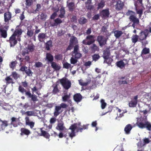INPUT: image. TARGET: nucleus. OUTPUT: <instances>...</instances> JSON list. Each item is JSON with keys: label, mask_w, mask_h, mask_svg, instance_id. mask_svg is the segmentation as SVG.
I'll use <instances>...</instances> for the list:
<instances>
[{"label": "nucleus", "mask_w": 151, "mask_h": 151, "mask_svg": "<svg viewBox=\"0 0 151 151\" xmlns=\"http://www.w3.org/2000/svg\"><path fill=\"white\" fill-rule=\"evenodd\" d=\"M151 34V27L150 26L147 29L141 30L138 36L139 38V42H140L142 45L145 46L148 44V42L146 40L147 37Z\"/></svg>", "instance_id": "2"}, {"label": "nucleus", "mask_w": 151, "mask_h": 151, "mask_svg": "<svg viewBox=\"0 0 151 151\" xmlns=\"http://www.w3.org/2000/svg\"><path fill=\"white\" fill-rule=\"evenodd\" d=\"M116 64L117 67L121 69H122L125 66V64L122 60L117 62Z\"/></svg>", "instance_id": "32"}, {"label": "nucleus", "mask_w": 151, "mask_h": 151, "mask_svg": "<svg viewBox=\"0 0 151 151\" xmlns=\"http://www.w3.org/2000/svg\"><path fill=\"white\" fill-rule=\"evenodd\" d=\"M25 73L28 76H32L33 73L31 71L30 69H27Z\"/></svg>", "instance_id": "56"}, {"label": "nucleus", "mask_w": 151, "mask_h": 151, "mask_svg": "<svg viewBox=\"0 0 151 151\" xmlns=\"http://www.w3.org/2000/svg\"><path fill=\"white\" fill-rule=\"evenodd\" d=\"M32 3V0H26V4L27 6H29L31 5Z\"/></svg>", "instance_id": "62"}, {"label": "nucleus", "mask_w": 151, "mask_h": 151, "mask_svg": "<svg viewBox=\"0 0 151 151\" xmlns=\"http://www.w3.org/2000/svg\"><path fill=\"white\" fill-rule=\"evenodd\" d=\"M71 94L69 93V94H65L62 97L63 101L64 102L67 101L68 103H70L71 101L70 99Z\"/></svg>", "instance_id": "17"}, {"label": "nucleus", "mask_w": 151, "mask_h": 151, "mask_svg": "<svg viewBox=\"0 0 151 151\" xmlns=\"http://www.w3.org/2000/svg\"><path fill=\"white\" fill-rule=\"evenodd\" d=\"M62 22V21L60 19L57 18L54 20V22L51 23L50 26L52 27L57 26Z\"/></svg>", "instance_id": "23"}, {"label": "nucleus", "mask_w": 151, "mask_h": 151, "mask_svg": "<svg viewBox=\"0 0 151 151\" xmlns=\"http://www.w3.org/2000/svg\"><path fill=\"white\" fill-rule=\"evenodd\" d=\"M52 44V42L51 40L48 41L45 44L46 49L47 50H50V47L51 46Z\"/></svg>", "instance_id": "49"}, {"label": "nucleus", "mask_w": 151, "mask_h": 151, "mask_svg": "<svg viewBox=\"0 0 151 151\" xmlns=\"http://www.w3.org/2000/svg\"><path fill=\"white\" fill-rule=\"evenodd\" d=\"M59 81L65 89L68 90L70 87L71 86L70 82L65 77H63L62 79H59Z\"/></svg>", "instance_id": "5"}, {"label": "nucleus", "mask_w": 151, "mask_h": 151, "mask_svg": "<svg viewBox=\"0 0 151 151\" xmlns=\"http://www.w3.org/2000/svg\"><path fill=\"white\" fill-rule=\"evenodd\" d=\"M91 4V0H87V1L85 2L86 7L87 9L91 10L94 8V6L93 5H92Z\"/></svg>", "instance_id": "20"}, {"label": "nucleus", "mask_w": 151, "mask_h": 151, "mask_svg": "<svg viewBox=\"0 0 151 151\" xmlns=\"http://www.w3.org/2000/svg\"><path fill=\"white\" fill-rule=\"evenodd\" d=\"M32 26L31 25L28 26L27 27V35L28 37H32L35 34V32H34V29H32Z\"/></svg>", "instance_id": "12"}, {"label": "nucleus", "mask_w": 151, "mask_h": 151, "mask_svg": "<svg viewBox=\"0 0 151 151\" xmlns=\"http://www.w3.org/2000/svg\"><path fill=\"white\" fill-rule=\"evenodd\" d=\"M23 31L22 30L19 28V26H17L13 35L17 37V40L19 41L21 40V35H22Z\"/></svg>", "instance_id": "7"}, {"label": "nucleus", "mask_w": 151, "mask_h": 151, "mask_svg": "<svg viewBox=\"0 0 151 151\" xmlns=\"http://www.w3.org/2000/svg\"><path fill=\"white\" fill-rule=\"evenodd\" d=\"M95 36L93 35H88L86 37V39L88 40V41H92L93 42V43L95 42V40H94Z\"/></svg>", "instance_id": "48"}, {"label": "nucleus", "mask_w": 151, "mask_h": 151, "mask_svg": "<svg viewBox=\"0 0 151 151\" xmlns=\"http://www.w3.org/2000/svg\"><path fill=\"white\" fill-rule=\"evenodd\" d=\"M114 35L116 38L120 37L123 34V32L121 31L116 30L114 32Z\"/></svg>", "instance_id": "38"}, {"label": "nucleus", "mask_w": 151, "mask_h": 151, "mask_svg": "<svg viewBox=\"0 0 151 151\" xmlns=\"http://www.w3.org/2000/svg\"><path fill=\"white\" fill-rule=\"evenodd\" d=\"M16 36L13 34L10 37L9 40L8 41L10 43L11 47H14L17 43V38H16Z\"/></svg>", "instance_id": "9"}, {"label": "nucleus", "mask_w": 151, "mask_h": 151, "mask_svg": "<svg viewBox=\"0 0 151 151\" xmlns=\"http://www.w3.org/2000/svg\"><path fill=\"white\" fill-rule=\"evenodd\" d=\"M109 9H106L102 10L100 12V15L102 17H109Z\"/></svg>", "instance_id": "15"}, {"label": "nucleus", "mask_w": 151, "mask_h": 151, "mask_svg": "<svg viewBox=\"0 0 151 151\" xmlns=\"http://www.w3.org/2000/svg\"><path fill=\"white\" fill-rule=\"evenodd\" d=\"M88 124L83 125L81 126V123L80 122L78 123H75L72 124L70 127L69 129L71 130V133L69 134V136L71 138L76 136L75 131L76 129L77 132H82L83 130L87 129L88 128Z\"/></svg>", "instance_id": "1"}, {"label": "nucleus", "mask_w": 151, "mask_h": 151, "mask_svg": "<svg viewBox=\"0 0 151 151\" xmlns=\"http://www.w3.org/2000/svg\"><path fill=\"white\" fill-rule=\"evenodd\" d=\"M124 5V3L119 0L116 1V4L115 5V9L117 11H120L123 9Z\"/></svg>", "instance_id": "10"}, {"label": "nucleus", "mask_w": 151, "mask_h": 151, "mask_svg": "<svg viewBox=\"0 0 151 151\" xmlns=\"http://www.w3.org/2000/svg\"><path fill=\"white\" fill-rule=\"evenodd\" d=\"M79 46L78 45H75L74 47V50L73 51V53L78 52L79 50Z\"/></svg>", "instance_id": "64"}, {"label": "nucleus", "mask_w": 151, "mask_h": 151, "mask_svg": "<svg viewBox=\"0 0 151 151\" xmlns=\"http://www.w3.org/2000/svg\"><path fill=\"white\" fill-rule=\"evenodd\" d=\"M17 118L14 117H12L11 118V122L10 124L11 125H12L14 127H16L17 126V124L16 122Z\"/></svg>", "instance_id": "42"}, {"label": "nucleus", "mask_w": 151, "mask_h": 151, "mask_svg": "<svg viewBox=\"0 0 151 151\" xmlns=\"http://www.w3.org/2000/svg\"><path fill=\"white\" fill-rule=\"evenodd\" d=\"M18 89L19 91L22 93L23 94L25 93L26 95L29 98H31L32 94L29 91H27L26 90L21 86H19Z\"/></svg>", "instance_id": "11"}, {"label": "nucleus", "mask_w": 151, "mask_h": 151, "mask_svg": "<svg viewBox=\"0 0 151 151\" xmlns=\"http://www.w3.org/2000/svg\"><path fill=\"white\" fill-rule=\"evenodd\" d=\"M4 21L6 23L9 22L12 18V14L9 12H7L4 13Z\"/></svg>", "instance_id": "13"}, {"label": "nucleus", "mask_w": 151, "mask_h": 151, "mask_svg": "<svg viewBox=\"0 0 151 151\" xmlns=\"http://www.w3.org/2000/svg\"><path fill=\"white\" fill-rule=\"evenodd\" d=\"M70 43L73 44H76L78 42V41L76 37L74 36H72L70 38Z\"/></svg>", "instance_id": "43"}, {"label": "nucleus", "mask_w": 151, "mask_h": 151, "mask_svg": "<svg viewBox=\"0 0 151 151\" xmlns=\"http://www.w3.org/2000/svg\"><path fill=\"white\" fill-rule=\"evenodd\" d=\"M8 125V123L7 121L4 120L2 121L1 124H0V131L4 129Z\"/></svg>", "instance_id": "26"}, {"label": "nucleus", "mask_w": 151, "mask_h": 151, "mask_svg": "<svg viewBox=\"0 0 151 151\" xmlns=\"http://www.w3.org/2000/svg\"><path fill=\"white\" fill-rule=\"evenodd\" d=\"M82 99V96L80 93H76L73 96L74 101L77 102H80Z\"/></svg>", "instance_id": "27"}, {"label": "nucleus", "mask_w": 151, "mask_h": 151, "mask_svg": "<svg viewBox=\"0 0 151 151\" xmlns=\"http://www.w3.org/2000/svg\"><path fill=\"white\" fill-rule=\"evenodd\" d=\"M73 56L75 58L78 59L81 58L82 56V54L79 52H76L73 53Z\"/></svg>", "instance_id": "47"}, {"label": "nucleus", "mask_w": 151, "mask_h": 151, "mask_svg": "<svg viewBox=\"0 0 151 151\" xmlns=\"http://www.w3.org/2000/svg\"><path fill=\"white\" fill-rule=\"evenodd\" d=\"M32 100L33 102H35L38 100L37 96L35 94H32L31 97Z\"/></svg>", "instance_id": "59"}, {"label": "nucleus", "mask_w": 151, "mask_h": 151, "mask_svg": "<svg viewBox=\"0 0 151 151\" xmlns=\"http://www.w3.org/2000/svg\"><path fill=\"white\" fill-rule=\"evenodd\" d=\"M67 7L70 11L72 12L75 8L74 3L73 2L69 3L67 4Z\"/></svg>", "instance_id": "30"}, {"label": "nucleus", "mask_w": 151, "mask_h": 151, "mask_svg": "<svg viewBox=\"0 0 151 151\" xmlns=\"http://www.w3.org/2000/svg\"><path fill=\"white\" fill-rule=\"evenodd\" d=\"M90 48L91 51L93 52L98 51L99 50L98 47L95 44H93L90 47Z\"/></svg>", "instance_id": "39"}, {"label": "nucleus", "mask_w": 151, "mask_h": 151, "mask_svg": "<svg viewBox=\"0 0 151 151\" xmlns=\"http://www.w3.org/2000/svg\"><path fill=\"white\" fill-rule=\"evenodd\" d=\"M79 83L80 85L82 86H86L88 85L89 84L91 83V80L88 81L87 82H84L82 80H79Z\"/></svg>", "instance_id": "36"}, {"label": "nucleus", "mask_w": 151, "mask_h": 151, "mask_svg": "<svg viewBox=\"0 0 151 151\" xmlns=\"http://www.w3.org/2000/svg\"><path fill=\"white\" fill-rule=\"evenodd\" d=\"M93 60L96 61L100 58L99 54H94L92 56Z\"/></svg>", "instance_id": "50"}, {"label": "nucleus", "mask_w": 151, "mask_h": 151, "mask_svg": "<svg viewBox=\"0 0 151 151\" xmlns=\"http://www.w3.org/2000/svg\"><path fill=\"white\" fill-rule=\"evenodd\" d=\"M71 67V65L66 62L63 64V68L67 69H69Z\"/></svg>", "instance_id": "54"}, {"label": "nucleus", "mask_w": 151, "mask_h": 151, "mask_svg": "<svg viewBox=\"0 0 151 151\" xmlns=\"http://www.w3.org/2000/svg\"><path fill=\"white\" fill-rule=\"evenodd\" d=\"M110 55V53L109 49H106L104 50L103 57L105 60L109 59Z\"/></svg>", "instance_id": "19"}, {"label": "nucleus", "mask_w": 151, "mask_h": 151, "mask_svg": "<svg viewBox=\"0 0 151 151\" xmlns=\"http://www.w3.org/2000/svg\"><path fill=\"white\" fill-rule=\"evenodd\" d=\"M17 63V62L16 61H12L9 64L10 67L12 68V69H14L15 68L16 65Z\"/></svg>", "instance_id": "52"}, {"label": "nucleus", "mask_w": 151, "mask_h": 151, "mask_svg": "<svg viewBox=\"0 0 151 151\" xmlns=\"http://www.w3.org/2000/svg\"><path fill=\"white\" fill-rule=\"evenodd\" d=\"M10 76H12V77L15 80H17L19 77V75L16 71L13 72Z\"/></svg>", "instance_id": "44"}, {"label": "nucleus", "mask_w": 151, "mask_h": 151, "mask_svg": "<svg viewBox=\"0 0 151 151\" xmlns=\"http://www.w3.org/2000/svg\"><path fill=\"white\" fill-rule=\"evenodd\" d=\"M79 23L81 24L82 25L86 23L87 22V20L85 18L83 17H81L78 20Z\"/></svg>", "instance_id": "35"}, {"label": "nucleus", "mask_w": 151, "mask_h": 151, "mask_svg": "<svg viewBox=\"0 0 151 151\" xmlns=\"http://www.w3.org/2000/svg\"><path fill=\"white\" fill-rule=\"evenodd\" d=\"M82 43L85 45H90L93 43V42H92V41H87L86 39L82 41Z\"/></svg>", "instance_id": "55"}, {"label": "nucleus", "mask_w": 151, "mask_h": 151, "mask_svg": "<svg viewBox=\"0 0 151 151\" xmlns=\"http://www.w3.org/2000/svg\"><path fill=\"white\" fill-rule=\"evenodd\" d=\"M106 28L105 26H103V27L101 28V32H103L104 33H105V35L106 36H107L108 35L109 33V32L108 31V30L106 29Z\"/></svg>", "instance_id": "53"}, {"label": "nucleus", "mask_w": 151, "mask_h": 151, "mask_svg": "<svg viewBox=\"0 0 151 151\" xmlns=\"http://www.w3.org/2000/svg\"><path fill=\"white\" fill-rule=\"evenodd\" d=\"M70 61L71 64H75L77 63L78 60L77 59L75 58L74 57V58H71L70 59Z\"/></svg>", "instance_id": "58"}, {"label": "nucleus", "mask_w": 151, "mask_h": 151, "mask_svg": "<svg viewBox=\"0 0 151 151\" xmlns=\"http://www.w3.org/2000/svg\"><path fill=\"white\" fill-rule=\"evenodd\" d=\"M68 106V105L64 103H61L60 105L55 106L53 113L54 116L57 117L63 111V110H61L62 108L65 109Z\"/></svg>", "instance_id": "3"}, {"label": "nucleus", "mask_w": 151, "mask_h": 151, "mask_svg": "<svg viewBox=\"0 0 151 151\" xmlns=\"http://www.w3.org/2000/svg\"><path fill=\"white\" fill-rule=\"evenodd\" d=\"M105 5V1L104 0H101L98 4L97 10L102 9Z\"/></svg>", "instance_id": "31"}, {"label": "nucleus", "mask_w": 151, "mask_h": 151, "mask_svg": "<svg viewBox=\"0 0 151 151\" xmlns=\"http://www.w3.org/2000/svg\"><path fill=\"white\" fill-rule=\"evenodd\" d=\"M108 38H106L103 36L99 35L97 38V41L99 42V45L102 47L106 44Z\"/></svg>", "instance_id": "8"}, {"label": "nucleus", "mask_w": 151, "mask_h": 151, "mask_svg": "<svg viewBox=\"0 0 151 151\" xmlns=\"http://www.w3.org/2000/svg\"><path fill=\"white\" fill-rule=\"evenodd\" d=\"M101 108L102 109H104L106 106V103L104 102V100L103 99H102L101 100Z\"/></svg>", "instance_id": "60"}, {"label": "nucleus", "mask_w": 151, "mask_h": 151, "mask_svg": "<svg viewBox=\"0 0 151 151\" xmlns=\"http://www.w3.org/2000/svg\"><path fill=\"white\" fill-rule=\"evenodd\" d=\"M137 10V9H136ZM137 13L139 15V18H140L143 14V10L142 9L137 10Z\"/></svg>", "instance_id": "61"}, {"label": "nucleus", "mask_w": 151, "mask_h": 151, "mask_svg": "<svg viewBox=\"0 0 151 151\" xmlns=\"http://www.w3.org/2000/svg\"><path fill=\"white\" fill-rule=\"evenodd\" d=\"M47 36L46 34L44 33H40L38 36L39 41L40 42H44V40L46 39Z\"/></svg>", "instance_id": "21"}, {"label": "nucleus", "mask_w": 151, "mask_h": 151, "mask_svg": "<svg viewBox=\"0 0 151 151\" xmlns=\"http://www.w3.org/2000/svg\"><path fill=\"white\" fill-rule=\"evenodd\" d=\"M20 131L21 133L20 134L22 136L24 135L28 136L31 134L30 131L25 128H21Z\"/></svg>", "instance_id": "18"}, {"label": "nucleus", "mask_w": 151, "mask_h": 151, "mask_svg": "<svg viewBox=\"0 0 151 151\" xmlns=\"http://www.w3.org/2000/svg\"><path fill=\"white\" fill-rule=\"evenodd\" d=\"M28 49L30 52H32L34 50V46L33 44L29 45H28Z\"/></svg>", "instance_id": "57"}, {"label": "nucleus", "mask_w": 151, "mask_h": 151, "mask_svg": "<svg viewBox=\"0 0 151 151\" xmlns=\"http://www.w3.org/2000/svg\"><path fill=\"white\" fill-rule=\"evenodd\" d=\"M64 125V123L63 122H60L58 123L56 129L60 131L66 130V129Z\"/></svg>", "instance_id": "14"}, {"label": "nucleus", "mask_w": 151, "mask_h": 151, "mask_svg": "<svg viewBox=\"0 0 151 151\" xmlns=\"http://www.w3.org/2000/svg\"><path fill=\"white\" fill-rule=\"evenodd\" d=\"M132 126L129 124L127 125L125 127L124 131L125 133L127 134H129L130 133V131L132 128Z\"/></svg>", "instance_id": "29"}, {"label": "nucleus", "mask_w": 151, "mask_h": 151, "mask_svg": "<svg viewBox=\"0 0 151 151\" xmlns=\"http://www.w3.org/2000/svg\"><path fill=\"white\" fill-rule=\"evenodd\" d=\"M40 19L43 21H45L47 19V16L45 13H42L40 15Z\"/></svg>", "instance_id": "51"}, {"label": "nucleus", "mask_w": 151, "mask_h": 151, "mask_svg": "<svg viewBox=\"0 0 151 151\" xmlns=\"http://www.w3.org/2000/svg\"><path fill=\"white\" fill-rule=\"evenodd\" d=\"M0 32L1 37L4 38H6L7 36V32L5 29H0Z\"/></svg>", "instance_id": "41"}, {"label": "nucleus", "mask_w": 151, "mask_h": 151, "mask_svg": "<svg viewBox=\"0 0 151 151\" xmlns=\"http://www.w3.org/2000/svg\"><path fill=\"white\" fill-rule=\"evenodd\" d=\"M5 81L7 85L10 83L13 84L14 83L13 82V79L11 78L10 76H6L5 79Z\"/></svg>", "instance_id": "28"}, {"label": "nucleus", "mask_w": 151, "mask_h": 151, "mask_svg": "<svg viewBox=\"0 0 151 151\" xmlns=\"http://www.w3.org/2000/svg\"><path fill=\"white\" fill-rule=\"evenodd\" d=\"M26 124L29 126L31 129H32L34 126L35 122L30 121L29 117H26L25 118Z\"/></svg>", "instance_id": "22"}, {"label": "nucleus", "mask_w": 151, "mask_h": 151, "mask_svg": "<svg viewBox=\"0 0 151 151\" xmlns=\"http://www.w3.org/2000/svg\"><path fill=\"white\" fill-rule=\"evenodd\" d=\"M60 14L59 15L58 17L60 18H62L65 17V8L63 7H62L60 10Z\"/></svg>", "instance_id": "33"}, {"label": "nucleus", "mask_w": 151, "mask_h": 151, "mask_svg": "<svg viewBox=\"0 0 151 151\" xmlns=\"http://www.w3.org/2000/svg\"><path fill=\"white\" fill-rule=\"evenodd\" d=\"M137 101L132 100L129 104V106L130 107H134L136 106Z\"/></svg>", "instance_id": "45"}, {"label": "nucleus", "mask_w": 151, "mask_h": 151, "mask_svg": "<svg viewBox=\"0 0 151 151\" xmlns=\"http://www.w3.org/2000/svg\"><path fill=\"white\" fill-rule=\"evenodd\" d=\"M149 122L145 120H140V121L137 123V124L139 128L141 129L146 128L148 130V128L149 127Z\"/></svg>", "instance_id": "6"}, {"label": "nucleus", "mask_w": 151, "mask_h": 151, "mask_svg": "<svg viewBox=\"0 0 151 151\" xmlns=\"http://www.w3.org/2000/svg\"><path fill=\"white\" fill-rule=\"evenodd\" d=\"M125 76H120L118 77V78L119 80L118 82L119 85L127 84L128 83V81L127 80V78H126L125 80H123L125 79Z\"/></svg>", "instance_id": "16"}, {"label": "nucleus", "mask_w": 151, "mask_h": 151, "mask_svg": "<svg viewBox=\"0 0 151 151\" xmlns=\"http://www.w3.org/2000/svg\"><path fill=\"white\" fill-rule=\"evenodd\" d=\"M58 84L57 83L53 84L52 85V87L53 88L52 93L54 94L57 93L60 91V90L58 88Z\"/></svg>", "instance_id": "24"}, {"label": "nucleus", "mask_w": 151, "mask_h": 151, "mask_svg": "<svg viewBox=\"0 0 151 151\" xmlns=\"http://www.w3.org/2000/svg\"><path fill=\"white\" fill-rule=\"evenodd\" d=\"M46 59L50 62H52L53 60V57L50 53H47L46 56Z\"/></svg>", "instance_id": "40"}, {"label": "nucleus", "mask_w": 151, "mask_h": 151, "mask_svg": "<svg viewBox=\"0 0 151 151\" xmlns=\"http://www.w3.org/2000/svg\"><path fill=\"white\" fill-rule=\"evenodd\" d=\"M41 131V134L40 135L41 136H42L47 139H49L50 137V134L47 132L42 130V128L40 129Z\"/></svg>", "instance_id": "25"}, {"label": "nucleus", "mask_w": 151, "mask_h": 151, "mask_svg": "<svg viewBox=\"0 0 151 151\" xmlns=\"http://www.w3.org/2000/svg\"><path fill=\"white\" fill-rule=\"evenodd\" d=\"M130 15L129 17V19L130 21L134 24H136L137 25H138L139 23V19L137 17L135 13L132 11H129L128 12Z\"/></svg>", "instance_id": "4"}, {"label": "nucleus", "mask_w": 151, "mask_h": 151, "mask_svg": "<svg viewBox=\"0 0 151 151\" xmlns=\"http://www.w3.org/2000/svg\"><path fill=\"white\" fill-rule=\"evenodd\" d=\"M132 43L135 44L137 42L139 41V38L137 35H133L132 37Z\"/></svg>", "instance_id": "37"}, {"label": "nucleus", "mask_w": 151, "mask_h": 151, "mask_svg": "<svg viewBox=\"0 0 151 151\" xmlns=\"http://www.w3.org/2000/svg\"><path fill=\"white\" fill-rule=\"evenodd\" d=\"M42 64L40 62H38L35 63V66L36 67L39 68L42 66Z\"/></svg>", "instance_id": "63"}, {"label": "nucleus", "mask_w": 151, "mask_h": 151, "mask_svg": "<svg viewBox=\"0 0 151 151\" xmlns=\"http://www.w3.org/2000/svg\"><path fill=\"white\" fill-rule=\"evenodd\" d=\"M149 48L145 47L144 48L142 51L141 55H146L149 53Z\"/></svg>", "instance_id": "46"}, {"label": "nucleus", "mask_w": 151, "mask_h": 151, "mask_svg": "<svg viewBox=\"0 0 151 151\" xmlns=\"http://www.w3.org/2000/svg\"><path fill=\"white\" fill-rule=\"evenodd\" d=\"M51 66L55 70H58L61 68V67L58 65H57L56 63L52 62L51 63Z\"/></svg>", "instance_id": "34"}]
</instances>
